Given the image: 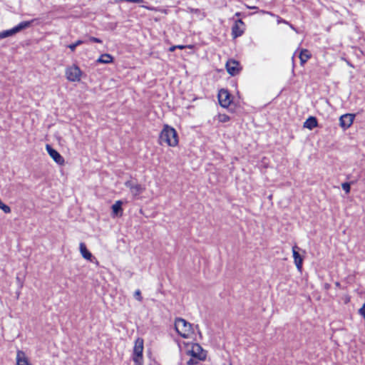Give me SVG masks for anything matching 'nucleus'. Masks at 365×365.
<instances>
[{"mask_svg":"<svg viewBox=\"0 0 365 365\" xmlns=\"http://www.w3.org/2000/svg\"><path fill=\"white\" fill-rule=\"evenodd\" d=\"M143 339L140 337L135 341L133 353V361L135 365H143Z\"/></svg>","mask_w":365,"mask_h":365,"instance_id":"3","label":"nucleus"},{"mask_svg":"<svg viewBox=\"0 0 365 365\" xmlns=\"http://www.w3.org/2000/svg\"><path fill=\"white\" fill-rule=\"evenodd\" d=\"M200 360L191 357L187 362V365H197Z\"/></svg>","mask_w":365,"mask_h":365,"instance_id":"25","label":"nucleus"},{"mask_svg":"<svg viewBox=\"0 0 365 365\" xmlns=\"http://www.w3.org/2000/svg\"><path fill=\"white\" fill-rule=\"evenodd\" d=\"M144 190V187L140 184L135 183L133 189L131 190V193L134 197H136L141 194Z\"/></svg>","mask_w":365,"mask_h":365,"instance_id":"19","label":"nucleus"},{"mask_svg":"<svg viewBox=\"0 0 365 365\" xmlns=\"http://www.w3.org/2000/svg\"><path fill=\"white\" fill-rule=\"evenodd\" d=\"M37 19H31L30 21H21V23H19L18 25L15 26H14V29H15V31L17 33L26 29H28L29 28L30 26H32V24L36 21Z\"/></svg>","mask_w":365,"mask_h":365,"instance_id":"13","label":"nucleus"},{"mask_svg":"<svg viewBox=\"0 0 365 365\" xmlns=\"http://www.w3.org/2000/svg\"><path fill=\"white\" fill-rule=\"evenodd\" d=\"M353 183H354V182H343L341 184V187L345 191V192L346 194L350 192L351 184H353Z\"/></svg>","mask_w":365,"mask_h":365,"instance_id":"22","label":"nucleus"},{"mask_svg":"<svg viewBox=\"0 0 365 365\" xmlns=\"http://www.w3.org/2000/svg\"><path fill=\"white\" fill-rule=\"evenodd\" d=\"M159 141L161 145L166 143L171 147L176 146L178 143V136L176 130L173 127L165 125L160 132Z\"/></svg>","mask_w":365,"mask_h":365,"instance_id":"1","label":"nucleus"},{"mask_svg":"<svg viewBox=\"0 0 365 365\" xmlns=\"http://www.w3.org/2000/svg\"><path fill=\"white\" fill-rule=\"evenodd\" d=\"M241 26H244V22L241 19L237 20L232 26V36L233 38L240 37L244 34V29L241 28Z\"/></svg>","mask_w":365,"mask_h":365,"instance_id":"10","label":"nucleus"},{"mask_svg":"<svg viewBox=\"0 0 365 365\" xmlns=\"http://www.w3.org/2000/svg\"><path fill=\"white\" fill-rule=\"evenodd\" d=\"M192 325L182 318H176L175 322V328L176 331L182 338L187 339L189 333L192 330Z\"/></svg>","mask_w":365,"mask_h":365,"instance_id":"2","label":"nucleus"},{"mask_svg":"<svg viewBox=\"0 0 365 365\" xmlns=\"http://www.w3.org/2000/svg\"><path fill=\"white\" fill-rule=\"evenodd\" d=\"M82 71L76 65H73L66 69V76L71 82H78L81 81Z\"/></svg>","mask_w":365,"mask_h":365,"instance_id":"4","label":"nucleus"},{"mask_svg":"<svg viewBox=\"0 0 365 365\" xmlns=\"http://www.w3.org/2000/svg\"><path fill=\"white\" fill-rule=\"evenodd\" d=\"M311 58V53L307 49H302L299 53L301 64H304Z\"/></svg>","mask_w":365,"mask_h":365,"instance_id":"18","label":"nucleus"},{"mask_svg":"<svg viewBox=\"0 0 365 365\" xmlns=\"http://www.w3.org/2000/svg\"><path fill=\"white\" fill-rule=\"evenodd\" d=\"M177 48L183 49L185 48L182 45L176 46Z\"/></svg>","mask_w":365,"mask_h":365,"instance_id":"32","label":"nucleus"},{"mask_svg":"<svg viewBox=\"0 0 365 365\" xmlns=\"http://www.w3.org/2000/svg\"><path fill=\"white\" fill-rule=\"evenodd\" d=\"M86 43V41H82V40H78L77 41H76L75 43H71L68 46V48L71 49V51H74L76 48L79 46V45H81L83 43Z\"/></svg>","mask_w":365,"mask_h":365,"instance_id":"21","label":"nucleus"},{"mask_svg":"<svg viewBox=\"0 0 365 365\" xmlns=\"http://www.w3.org/2000/svg\"><path fill=\"white\" fill-rule=\"evenodd\" d=\"M142 7L149 10V11H153V7H150V6H142Z\"/></svg>","mask_w":365,"mask_h":365,"instance_id":"30","label":"nucleus"},{"mask_svg":"<svg viewBox=\"0 0 365 365\" xmlns=\"http://www.w3.org/2000/svg\"><path fill=\"white\" fill-rule=\"evenodd\" d=\"M113 61V57L108 53L102 54L97 60L96 62L99 63L108 64Z\"/></svg>","mask_w":365,"mask_h":365,"instance_id":"17","label":"nucleus"},{"mask_svg":"<svg viewBox=\"0 0 365 365\" xmlns=\"http://www.w3.org/2000/svg\"><path fill=\"white\" fill-rule=\"evenodd\" d=\"M299 248L295 245L292 247V254L294 257V264L299 271L302 269L303 257L299 253L298 250Z\"/></svg>","mask_w":365,"mask_h":365,"instance_id":"11","label":"nucleus"},{"mask_svg":"<svg viewBox=\"0 0 365 365\" xmlns=\"http://www.w3.org/2000/svg\"><path fill=\"white\" fill-rule=\"evenodd\" d=\"M135 183H134L132 180H128L125 182V186L129 188L130 190L133 189Z\"/></svg>","mask_w":365,"mask_h":365,"instance_id":"28","label":"nucleus"},{"mask_svg":"<svg viewBox=\"0 0 365 365\" xmlns=\"http://www.w3.org/2000/svg\"><path fill=\"white\" fill-rule=\"evenodd\" d=\"M88 41L92 43H101L103 42L101 39L96 38V37H93V36H90L88 38Z\"/></svg>","mask_w":365,"mask_h":365,"instance_id":"27","label":"nucleus"},{"mask_svg":"<svg viewBox=\"0 0 365 365\" xmlns=\"http://www.w3.org/2000/svg\"><path fill=\"white\" fill-rule=\"evenodd\" d=\"M16 34V32L15 31L14 27H13L11 29H9V30L3 31L0 32V39L4 38H6L9 36H11Z\"/></svg>","mask_w":365,"mask_h":365,"instance_id":"20","label":"nucleus"},{"mask_svg":"<svg viewBox=\"0 0 365 365\" xmlns=\"http://www.w3.org/2000/svg\"><path fill=\"white\" fill-rule=\"evenodd\" d=\"M218 101L222 107L227 108L232 102L231 94L227 90L221 89L218 93Z\"/></svg>","mask_w":365,"mask_h":365,"instance_id":"6","label":"nucleus"},{"mask_svg":"<svg viewBox=\"0 0 365 365\" xmlns=\"http://www.w3.org/2000/svg\"><path fill=\"white\" fill-rule=\"evenodd\" d=\"M79 249L81 254L82 257L91 262H93V259H95L96 258L93 256L91 252L87 249L86 245L84 242H81L79 245Z\"/></svg>","mask_w":365,"mask_h":365,"instance_id":"12","label":"nucleus"},{"mask_svg":"<svg viewBox=\"0 0 365 365\" xmlns=\"http://www.w3.org/2000/svg\"><path fill=\"white\" fill-rule=\"evenodd\" d=\"M16 364L17 365H31L25 354L22 351H18L16 354Z\"/></svg>","mask_w":365,"mask_h":365,"instance_id":"15","label":"nucleus"},{"mask_svg":"<svg viewBox=\"0 0 365 365\" xmlns=\"http://www.w3.org/2000/svg\"><path fill=\"white\" fill-rule=\"evenodd\" d=\"M46 149L51 156V158L58 165L64 164V158L61 156V155L54 148H52L51 145L47 144L46 145Z\"/></svg>","mask_w":365,"mask_h":365,"instance_id":"9","label":"nucleus"},{"mask_svg":"<svg viewBox=\"0 0 365 365\" xmlns=\"http://www.w3.org/2000/svg\"><path fill=\"white\" fill-rule=\"evenodd\" d=\"M226 69L229 74L234 76L240 73L241 68L237 61L229 59L226 63Z\"/></svg>","mask_w":365,"mask_h":365,"instance_id":"8","label":"nucleus"},{"mask_svg":"<svg viewBox=\"0 0 365 365\" xmlns=\"http://www.w3.org/2000/svg\"><path fill=\"white\" fill-rule=\"evenodd\" d=\"M134 297L138 302H141L143 301V297L141 296V292L140 289L135 290L134 292Z\"/></svg>","mask_w":365,"mask_h":365,"instance_id":"23","label":"nucleus"},{"mask_svg":"<svg viewBox=\"0 0 365 365\" xmlns=\"http://www.w3.org/2000/svg\"><path fill=\"white\" fill-rule=\"evenodd\" d=\"M177 48L176 46H173L170 48V51H174Z\"/></svg>","mask_w":365,"mask_h":365,"instance_id":"31","label":"nucleus"},{"mask_svg":"<svg viewBox=\"0 0 365 365\" xmlns=\"http://www.w3.org/2000/svg\"><path fill=\"white\" fill-rule=\"evenodd\" d=\"M123 202L120 200H118L112 205V212L115 216H121L123 214L122 208Z\"/></svg>","mask_w":365,"mask_h":365,"instance_id":"16","label":"nucleus"},{"mask_svg":"<svg viewBox=\"0 0 365 365\" xmlns=\"http://www.w3.org/2000/svg\"><path fill=\"white\" fill-rule=\"evenodd\" d=\"M356 114L354 113H346L340 116L339 118V125L344 129L346 130L351 127Z\"/></svg>","mask_w":365,"mask_h":365,"instance_id":"7","label":"nucleus"},{"mask_svg":"<svg viewBox=\"0 0 365 365\" xmlns=\"http://www.w3.org/2000/svg\"><path fill=\"white\" fill-rule=\"evenodd\" d=\"M219 120L220 122L226 123L230 120V118L226 114H222L219 115Z\"/></svg>","mask_w":365,"mask_h":365,"instance_id":"26","label":"nucleus"},{"mask_svg":"<svg viewBox=\"0 0 365 365\" xmlns=\"http://www.w3.org/2000/svg\"><path fill=\"white\" fill-rule=\"evenodd\" d=\"M187 354L197 359L205 361L207 357V352L199 344H194L191 350L187 351Z\"/></svg>","mask_w":365,"mask_h":365,"instance_id":"5","label":"nucleus"},{"mask_svg":"<svg viewBox=\"0 0 365 365\" xmlns=\"http://www.w3.org/2000/svg\"><path fill=\"white\" fill-rule=\"evenodd\" d=\"M0 209H1L5 213L11 212L10 207L3 202H1V204L0 205Z\"/></svg>","mask_w":365,"mask_h":365,"instance_id":"24","label":"nucleus"},{"mask_svg":"<svg viewBox=\"0 0 365 365\" xmlns=\"http://www.w3.org/2000/svg\"><path fill=\"white\" fill-rule=\"evenodd\" d=\"M318 126V121L316 117L309 116L304 123L303 127L312 130L313 128Z\"/></svg>","mask_w":365,"mask_h":365,"instance_id":"14","label":"nucleus"},{"mask_svg":"<svg viewBox=\"0 0 365 365\" xmlns=\"http://www.w3.org/2000/svg\"><path fill=\"white\" fill-rule=\"evenodd\" d=\"M336 286H339V282H336Z\"/></svg>","mask_w":365,"mask_h":365,"instance_id":"34","label":"nucleus"},{"mask_svg":"<svg viewBox=\"0 0 365 365\" xmlns=\"http://www.w3.org/2000/svg\"><path fill=\"white\" fill-rule=\"evenodd\" d=\"M121 1H126V2H130V3H142L143 2V0H115V2H121Z\"/></svg>","mask_w":365,"mask_h":365,"instance_id":"29","label":"nucleus"},{"mask_svg":"<svg viewBox=\"0 0 365 365\" xmlns=\"http://www.w3.org/2000/svg\"><path fill=\"white\" fill-rule=\"evenodd\" d=\"M196 329L198 330V333H199V334H200V335H201V333H200V330H199V327H198V325H196Z\"/></svg>","mask_w":365,"mask_h":365,"instance_id":"33","label":"nucleus"}]
</instances>
